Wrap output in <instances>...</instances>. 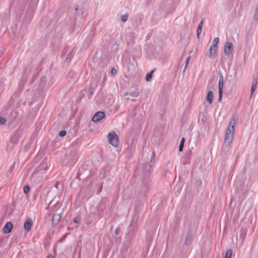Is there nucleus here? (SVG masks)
Listing matches in <instances>:
<instances>
[{"mask_svg": "<svg viewBox=\"0 0 258 258\" xmlns=\"http://www.w3.org/2000/svg\"><path fill=\"white\" fill-rule=\"evenodd\" d=\"M237 119V116L234 115L232 117L229 123L224 138V144L226 146H229L232 142Z\"/></svg>", "mask_w": 258, "mask_h": 258, "instance_id": "nucleus-1", "label": "nucleus"}, {"mask_svg": "<svg viewBox=\"0 0 258 258\" xmlns=\"http://www.w3.org/2000/svg\"><path fill=\"white\" fill-rule=\"evenodd\" d=\"M79 158L78 151L73 147H70L66 154V160L69 166L75 164Z\"/></svg>", "mask_w": 258, "mask_h": 258, "instance_id": "nucleus-2", "label": "nucleus"}, {"mask_svg": "<svg viewBox=\"0 0 258 258\" xmlns=\"http://www.w3.org/2000/svg\"><path fill=\"white\" fill-rule=\"evenodd\" d=\"M155 153L153 152L152 156L151 157V160H150L151 164H143L142 165V167L139 169V171H141V174L143 175H145L147 177L150 175V173L151 170L152 168V165L155 160Z\"/></svg>", "mask_w": 258, "mask_h": 258, "instance_id": "nucleus-3", "label": "nucleus"}, {"mask_svg": "<svg viewBox=\"0 0 258 258\" xmlns=\"http://www.w3.org/2000/svg\"><path fill=\"white\" fill-rule=\"evenodd\" d=\"M108 142L114 147H117L119 145V138L115 132L112 131L108 135Z\"/></svg>", "mask_w": 258, "mask_h": 258, "instance_id": "nucleus-4", "label": "nucleus"}, {"mask_svg": "<svg viewBox=\"0 0 258 258\" xmlns=\"http://www.w3.org/2000/svg\"><path fill=\"white\" fill-rule=\"evenodd\" d=\"M219 42V39L218 37L215 38L212 41V45L210 47L209 52L206 55L210 58L213 57V55L216 53L218 50L217 44Z\"/></svg>", "mask_w": 258, "mask_h": 258, "instance_id": "nucleus-5", "label": "nucleus"}, {"mask_svg": "<svg viewBox=\"0 0 258 258\" xmlns=\"http://www.w3.org/2000/svg\"><path fill=\"white\" fill-rule=\"evenodd\" d=\"M105 117V114L103 111H99L97 112L92 118L94 122H98Z\"/></svg>", "mask_w": 258, "mask_h": 258, "instance_id": "nucleus-6", "label": "nucleus"}, {"mask_svg": "<svg viewBox=\"0 0 258 258\" xmlns=\"http://www.w3.org/2000/svg\"><path fill=\"white\" fill-rule=\"evenodd\" d=\"M224 53L226 56H229L233 50V45L231 42L225 43L224 47Z\"/></svg>", "mask_w": 258, "mask_h": 258, "instance_id": "nucleus-7", "label": "nucleus"}, {"mask_svg": "<svg viewBox=\"0 0 258 258\" xmlns=\"http://www.w3.org/2000/svg\"><path fill=\"white\" fill-rule=\"evenodd\" d=\"M18 137L16 135H14L12 137L11 139L10 143L8 145L7 150H12L14 146L18 143Z\"/></svg>", "mask_w": 258, "mask_h": 258, "instance_id": "nucleus-8", "label": "nucleus"}, {"mask_svg": "<svg viewBox=\"0 0 258 258\" xmlns=\"http://www.w3.org/2000/svg\"><path fill=\"white\" fill-rule=\"evenodd\" d=\"M60 214H55L51 218V224L53 227L56 226L61 219Z\"/></svg>", "mask_w": 258, "mask_h": 258, "instance_id": "nucleus-9", "label": "nucleus"}, {"mask_svg": "<svg viewBox=\"0 0 258 258\" xmlns=\"http://www.w3.org/2000/svg\"><path fill=\"white\" fill-rule=\"evenodd\" d=\"M13 225L11 222L9 221L7 222L3 228V231L4 234H8L10 233L12 230Z\"/></svg>", "mask_w": 258, "mask_h": 258, "instance_id": "nucleus-10", "label": "nucleus"}, {"mask_svg": "<svg viewBox=\"0 0 258 258\" xmlns=\"http://www.w3.org/2000/svg\"><path fill=\"white\" fill-rule=\"evenodd\" d=\"M33 225V221L31 219H27L24 224V229L27 231L29 232L31 229L32 226Z\"/></svg>", "mask_w": 258, "mask_h": 258, "instance_id": "nucleus-11", "label": "nucleus"}, {"mask_svg": "<svg viewBox=\"0 0 258 258\" xmlns=\"http://www.w3.org/2000/svg\"><path fill=\"white\" fill-rule=\"evenodd\" d=\"M213 92L212 91L210 90L208 92L206 100L207 102L210 104H211L213 102Z\"/></svg>", "mask_w": 258, "mask_h": 258, "instance_id": "nucleus-12", "label": "nucleus"}, {"mask_svg": "<svg viewBox=\"0 0 258 258\" xmlns=\"http://www.w3.org/2000/svg\"><path fill=\"white\" fill-rule=\"evenodd\" d=\"M223 84H224V80H223V77L221 74L219 82H218V89L219 91H223Z\"/></svg>", "mask_w": 258, "mask_h": 258, "instance_id": "nucleus-13", "label": "nucleus"}, {"mask_svg": "<svg viewBox=\"0 0 258 258\" xmlns=\"http://www.w3.org/2000/svg\"><path fill=\"white\" fill-rule=\"evenodd\" d=\"M203 25V20H202V21L200 22V23L198 25L197 31V36L198 38H199V37H200V35L202 32V28Z\"/></svg>", "mask_w": 258, "mask_h": 258, "instance_id": "nucleus-14", "label": "nucleus"}, {"mask_svg": "<svg viewBox=\"0 0 258 258\" xmlns=\"http://www.w3.org/2000/svg\"><path fill=\"white\" fill-rule=\"evenodd\" d=\"M140 92L138 89H136L134 92L128 93L126 92L124 96L131 95L132 97H137L139 95Z\"/></svg>", "mask_w": 258, "mask_h": 258, "instance_id": "nucleus-15", "label": "nucleus"}, {"mask_svg": "<svg viewBox=\"0 0 258 258\" xmlns=\"http://www.w3.org/2000/svg\"><path fill=\"white\" fill-rule=\"evenodd\" d=\"M148 190V187L146 185H142L141 187V196L143 197H145L146 196V194Z\"/></svg>", "mask_w": 258, "mask_h": 258, "instance_id": "nucleus-16", "label": "nucleus"}, {"mask_svg": "<svg viewBox=\"0 0 258 258\" xmlns=\"http://www.w3.org/2000/svg\"><path fill=\"white\" fill-rule=\"evenodd\" d=\"M155 69L153 70L150 72V73H148L146 76V80L148 82H149L151 81L152 77H153V73L155 71Z\"/></svg>", "mask_w": 258, "mask_h": 258, "instance_id": "nucleus-17", "label": "nucleus"}, {"mask_svg": "<svg viewBox=\"0 0 258 258\" xmlns=\"http://www.w3.org/2000/svg\"><path fill=\"white\" fill-rule=\"evenodd\" d=\"M191 240H192L191 235H190V233H188L186 237V239H185V245H188L190 243Z\"/></svg>", "mask_w": 258, "mask_h": 258, "instance_id": "nucleus-18", "label": "nucleus"}, {"mask_svg": "<svg viewBox=\"0 0 258 258\" xmlns=\"http://www.w3.org/2000/svg\"><path fill=\"white\" fill-rule=\"evenodd\" d=\"M185 142V139L184 138H183L180 143V145L179 146V152H182L183 150L184 144Z\"/></svg>", "mask_w": 258, "mask_h": 258, "instance_id": "nucleus-19", "label": "nucleus"}, {"mask_svg": "<svg viewBox=\"0 0 258 258\" xmlns=\"http://www.w3.org/2000/svg\"><path fill=\"white\" fill-rule=\"evenodd\" d=\"M253 20L255 22H257L258 20V4L257 5L255 8V13L253 16Z\"/></svg>", "mask_w": 258, "mask_h": 258, "instance_id": "nucleus-20", "label": "nucleus"}, {"mask_svg": "<svg viewBox=\"0 0 258 258\" xmlns=\"http://www.w3.org/2000/svg\"><path fill=\"white\" fill-rule=\"evenodd\" d=\"M128 17V14L126 13L124 15H123V16H122V17L121 18V20L123 23H125L127 20Z\"/></svg>", "mask_w": 258, "mask_h": 258, "instance_id": "nucleus-21", "label": "nucleus"}, {"mask_svg": "<svg viewBox=\"0 0 258 258\" xmlns=\"http://www.w3.org/2000/svg\"><path fill=\"white\" fill-rule=\"evenodd\" d=\"M232 253V251L231 249L228 250L226 253L225 258H231Z\"/></svg>", "mask_w": 258, "mask_h": 258, "instance_id": "nucleus-22", "label": "nucleus"}, {"mask_svg": "<svg viewBox=\"0 0 258 258\" xmlns=\"http://www.w3.org/2000/svg\"><path fill=\"white\" fill-rule=\"evenodd\" d=\"M30 188L29 185H25L23 188V191L25 192V194H27L30 191Z\"/></svg>", "mask_w": 258, "mask_h": 258, "instance_id": "nucleus-23", "label": "nucleus"}, {"mask_svg": "<svg viewBox=\"0 0 258 258\" xmlns=\"http://www.w3.org/2000/svg\"><path fill=\"white\" fill-rule=\"evenodd\" d=\"M256 88V86H254V85H252L251 88V90H250V98H251V97L252 96L253 93H254V91L255 90Z\"/></svg>", "mask_w": 258, "mask_h": 258, "instance_id": "nucleus-24", "label": "nucleus"}, {"mask_svg": "<svg viewBox=\"0 0 258 258\" xmlns=\"http://www.w3.org/2000/svg\"><path fill=\"white\" fill-rule=\"evenodd\" d=\"M7 120L5 117H0V124H5Z\"/></svg>", "mask_w": 258, "mask_h": 258, "instance_id": "nucleus-25", "label": "nucleus"}, {"mask_svg": "<svg viewBox=\"0 0 258 258\" xmlns=\"http://www.w3.org/2000/svg\"><path fill=\"white\" fill-rule=\"evenodd\" d=\"M14 170V165L10 167L9 169H8L7 172V176H9V175L13 172Z\"/></svg>", "mask_w": 258, "mask_h": 258, "instance_id": "nucleus-26", "label": "nucleus"}, {"mask_svg": "<svg viewBox=\"0 0 258 258\" xmlns=\"http://www.w3.org/2000/svg\"><path fill=\"white\" fill-rule=\"evenodd\" d=\"M67 134V132L65 130H62L60 131L59 133V136L60 137H64Z\"/></svg>", "mask_w": 258, "mask_h": 258, "instance_id": "nucleus-27", "label": "nucleus"}, {"mask_svg": "<svg viewBox=\"0 0 258 258\" xmlns=\"http://www.w3.org/2000/svg\"><path fill=\"white\" fill-rule=\"evenodd\" d=\"M222 99V91H219L218 101L221 102Z\"/></svg>", "mask_w": 258, "mask_h": 258, "instance_id": "nucleus-28", "label": "nucleus"}, {"mask_svg": "<svg viewBox=\"0 0 258 258\" xmlns=\"http://www.w3.org/2000/svg\"><path fill=\"white\" fill-rule=\"evenodd\" d=\"M116 74V70L113 68H112L111 69V74L112 76H114Z\"/></svg>", "mask_w": 258, "mask_h": 258, "instance_id": "nucleus-29", "label": "nucleus"}, {"mask_svg": "<svg viewBox=\"0 0 258 258\" xmlns=\"http://www.w3.org/2000/svg\"><path fill=\"white\" fill-rule=\"evenodd\" d=\"M120 231V228L117 227L114 231V234L115 235H117L119 233Z\"/></svg>", "mask_w": 258, "mask_h": 258, "instance_id": "nucleus-30", "label": "nucleus"}, {"mask_svg": "<svg viewBox=\"0 0 258 258\" xmlns=\"http://www.w3.org/2000/svg\"><path fill=\"white\" fill-rule=\"evenodd\" d=\"M72 50H71L68 54L66 58V61H68L69 59H70L71 57V55H72Z\"/></svg>", "mask_w": 258, "mask_h": 258, "instance_id": "nucleus-31", "label": "nucleus"}, {"mask_svg": "<svg viewBox=\"0 0 258 258\" xmlns=\"http://www.w3.org/2000/svg\"><path fill=\"white\" fill-rule=\"evenodd\" d=\"M4 53V49L3 48H0V58L3 55Z\"/></svg>", "mask_w": 258, "mask_h": 258, "instance_id": "nucleus-32", "label": "nucleus"}, {"mask_svg": "<svg viewBox=\"0 0 258 258\" xmlns=\"http://www.w3.org/2000/svg\"><path fill=\"white\" fill-rule=\"evenodd\" d=\"M257 85V81L256 79H254L253 80V82H252V85H254V86L256 87Z\"/></svg>", "mask_w": 258, "mask_h": 258, "instance_id": "nucleus-33", "label": "nucleus"}, {"mask_svg": "<svg viewBox=\"0 0 258 258\" xmlns=\"http://www.w3.org/2000/svg\"><path fill=\"white\" fill-rule=\"evenodd\" d=\"M190 56H188V57L187 58V59H186V61H185V65H186V66H187V65H188V62H189V60H190Z\"/></svg>", "mask_w": 258, "mask_h": 258, "instance_id": "nucleus-34", "label": "nucleus"}, {"mask_svg": "<svg viewBox=\"0 0 258 258\" xmlns=\"http://www.w3.org/2000/svg\"><path fill=\"white\" fill-rule=\"evenodd\" d=\"M79 221H80V219L76 217L74 220V222L75 223H78L79 222Z\"/></svg>", "mask_w": 258, "mask_h": 258, "instance_id": "nucleus-35", "label": "nucleus"}, {"mask_svg": "<svg viewBox=\"0 0 258 258\" xmlns=\"http://www.w3.org/2000/svg\"><path fill=\"white\" fill-rule=\"evenodd\" d=\"M41 71V68L39 67H38L36 69V71L37 72V74H38Z\"/></svg>", "mask_w": 258, "mask_h": 258, "instance_id": "nucleus-36", "label": "nucleus"}, {"mask_svg": "<svg viewBox=\"0 0 258 258\" xmlns=\"http://www.w3.org/2000/svg\"><path fill=\"white\" fill-rule=\"evenodd\" d=\"M120 43V40H116L115 42V45L118 46L119 45Z\"/></svg>", "mask_w": 258, "mask_h": 258, "instance_id": "nucleus-37", "label": "nucleus"}, {"mask_svg": "<svg viewBox=\"0 0 258 258\" xmlns=\"http://www.w3.org/2000/svg\"><path fill=\"white\" fill-rule=\"evenodd\" d=\"M79 9V6L78 5H76L75 6V11H77Z\"/></svg>", "mask_w": 258, "mask_h": 258, "instance_id": "nucleus-38", "label": "nucleus"}, {"mask_svg": "<svg viewBox=\"0 0 258 258\" xmlns=\"http://www.w3.org/2000/svg\"><path fill=\"white\" fill-rule=\"evenodd\" d=\"M136 224H134L133 222L131 223V226H133L134 228L135 227Z\"/></svg>", "mask_w": 258, "mask_h": 258, "instance_id": "nucleus-39", "label": "nucleus"}, {"mask_svg": "<svg viewBox=\"0 0 258 258\" xmlns=\"http://www.w3.org/2000/svg\"><path fill=\"white\" fill-rule=\"evenodd\" d=\"M46 258H53V256L52 255H48Z\"/></svg>", "mask_w": 258, "mask_h": 258, "instance_id": "nucleus-40", "label": "nucleus"}, {"mask_svg": "<svg viewBox=\"0 0 258 258\" xmlns=\"http://www.w3.org/2000/svg\"><path fill=\"white\" fill-rule=\"evenodd\" d=\"M106 80H107V77L104 76L103 78V81H106Z\"/></svg>", "mask_w": 258, "mask_h": 258, "instance_id": "nucleus-41", "label": "nucleus"}, {"mask_svg": "<svg viewBox=\"0 0 258 258\" xmlns=\"http://www.w3.org/2000/svg\"><path fill=\"white\" fill-rule=\"evenodd\" d=\"M187 66L185 65V66L184 67L183 71H185V70L186 69Z\"/></svg>", "mask_w": 258, "mask_h": 258, "instance_id": "nucleus-42", "label": "nucleus"}, {"mask_svg": "<svg viewBox=\"0 0 258 258\" xmlns=\"http://www.w3.org/2000/svg\"><path fill=\"white\" fill-rule=\"evenodd\" d=\"M132 100L133 101H135V100H134V99H132Z\"/></svg>", "mask_w": 258, "mask_h": 258, "instance_id": "nucleus-43", "label": "nucleus"}, {"mask_svg": "<svg viewBox=\"0 0 258 258\" xmlns=\"http://www.w3.org/2000/svg\"><path fill=\"white\" fill-rule=\"evenodd\" d=\"M190 155V152L189 153V156Z\"/></svg>", "mask_w": 258, "mask_h": 258, "instance_id": "nucleus-44", "label": "nucleus"}]
</instances>
